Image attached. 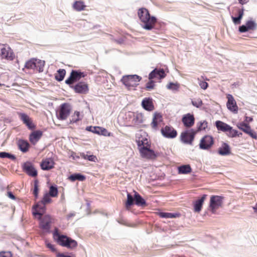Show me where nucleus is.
<instances>
[{
	"mask_svg": "<svg viewBox=\"0 0 257 257\" xmlns=\"http://www.w3.org/2000/svg\"><path fill=\"white\" fill-rule=\"evenodd\" d=\"M7 196L11 199L13 200H15L16 197L11 192H8L7 193Z\"/></svg>",
	"mask_w": 257,
	"mask_h": 257,
	"instance_id": "obj_56",
	"label": "nucleus"
},
{
	"mask_svg": "<svg viewBox=\"0 0 257 257\" xmlns=\"http://www.w3.org/2000/svg\"><path fill=\"white\" fill-rule=\"evenodd\" d=\"M155 85V81L153 79L149 80V81L146 85V89L151 90L154 88Z\"/></svg>",
	"mask_w": 257,
	"mask_h": 257,
	"instance_id": "obj_47",
	"label": "nucleus"
},
{
	"mask_svg": "<svg viewBox=\"0 0 257 257\" xmlns=\"http://www.w3.org/2000/svg\"><path fill=\"white\" fill-rule=\"evenodd\" d=\"M192 103L194 106H196L197 107H200L203 104L202 101L200 98L192 100Z\"/></svg>",
	"mask_w": 257,
	"mask_h": 257,
	"instance_id": "obj_51",
	"label": "nucleus"
},
{
	"mask_svg": "<svg viewBox=\"0 0 257 257\" xmlns=\"http://www.w3.org/2000/svg\"><path fill=\"white\" fill-rule=\"evenodd\" d=\"M17 145L19 149L23 153L28 152L30 147L28 142L23 139H20L18 141Z\"/></svg>",
	"mask_w": 257,
	"mask_h": 257,
	"instance_id": "obj_27",
	"label": "nucleus"
},
{
	"mask_svg": "<svg viewBox=\"0 0 257 257\" xmlns=\"http://www.w3.org/2000/svg\"><path fill=\"white\" fill-rule=\"evenodd\" d=\"M135 200L136 204L138 206H146L147 205L146 201L137 192H135Z\"/></svg>",
	"mask_w": 257,
	"mask_h": 257,
	"instance_id": "obj_32",
	"label": "nucleus"
},
{
	"mask_svg": "<svg viewBox=\"0 0 257 257\" xmlns=\"http://www.w3.org/2000/svg\"><path fill=\"white\" fill-rule=\"evenodd\" d=\"M36 59H33L27 61L25 65V68L28 69L35 70L36 68Z\"/></svg>",
	"mask_w": 257,
	"mask_h": 257,
	"instance_id": "obj_42",
	"label": "nucleus"
},
{
	"mask_svg": "<svg viewBox=\"0 0 257 257\" xmlns=\"http://www.w3.org/2000/svg\"><path fill=\"white\" fill-rule=\"evenodd\" d=\"M227 98V102L226 106L227 108L231 111L237 113L238 110V107L236 104V102L234 99L233 96L231 94H227L226 96Z\"/></svg>",
	"mask_w": 257,
	"mask_h": 257,
	"instance_id": "obj_17",
	"label": "nucleus"
},
{
	"mask_svg": "<svg viewBox=\"0 0 257 257\" xmlns=\"http://www.w3.org/2000/svg\"><path fill=\"white\" fill-rule=\"evenodd\" d=\"M85 75L84 72L80 70H72L69 78L65 80V83L70 86L75 82L79 81L81 78L84 77Z\"/></svg>",
	"mask_w": 257,
	"mask_h": 257,
	"instance_id": "obj_11",
	"label": "nucleus"
},
{
	"mask_svg": "<svg viewBox=\"0 0 257 257\" xmlns=\"http://www.w3.org/2000/svg\"><path fill=\"white\" fill-rule=\"evenodd\" d=\"M42 136V131L40 130L33 131L29 136V141L32 145H35Z\"/></svg>",
	"mask_w": 257,
	"mask_h": 257,
	"instance_id": "obj_22",
	"label": "nucleus"
},
{
	"mask_svg": "<svg viewBox=\"0 0 257 257\" xmlns=\"http://www.w3.org/2000/svg\"><path fill=\"white\" fill-rule=\"evenodd\" d=\"M45 64V62L44 61L39 59H36V68L35 70H36L37 71H38L39 72H43L44 71Z\"/></svg>",
	"mask_w": 257,
	"mask_h": 257,
	"instance_id": "obj_35",
	"label": "nucleus"
},
{
	"mask_svg": "<svg viewBox=\"0 0 257 257\" xmlns=\"http://www.w3.org/2000/svg\"><path fill=\"white\" fill-rule=\"evenodd\" d=\"M91 131L94 133L104 136H110V134L106 129L100 126H94Z\"/></svg>",
	"mask_w": 257,
	"mask_h": 257,
	"instance_id": "obj_30",
	"label": "nucleus"
},
{
	"mask_svg": "<svg viewBox=\"0 0 257 257\" xmlns=\"http://www.w3.org/2000/svg\"><path fill=\"white\" fill-rule=\"evenodd\" d=\"M158 215L161 218H173L179 216L178 214H174L169 212H160L158 213Z\"/></svg>",
	"mask_w": 257,
	"mask_h": 257,
	"instance_id": "obj_40",
	"label": "nucleus"
},
{
	"mask_svg": "<svg viewBox=\"0 0 257 257\" xmlns=\"http://www.w3.org/2000/svg\"><path fill=\"white\" fill-rule=\"evenodd\" d=\"M46 245L47 247H48L49 249H50L52 252H55L56 253L58 252L55 247L54 245L51 244V243L46 241Z\"/></svg>",
	"mask_w": 257,
	"mask_h": 257,
	"instance_id": "obj_53",
	"label": "nucleus"
},
{
	"mask_svg": "<svg viewBox=\"0 0 257 257\" xmlns=\"http://www.w3.org/2000/svg\"><path fill=\"white\" fill-rule=\"evenodd\" d=\"M83 158L85 159H87L89 161H91L92 162H95V160L97 159L96 156L91 155H84Z\"/></svg>",
	"mask_w": 257,
	"mask_h": 257,
	"instance_id": "obj_54",
	"label": "nucleus"
},
{
	"mask_svg": "<svg viewBox=\"0 0 257 257\" xmlns=\"http://www.w3.org/2000/svg\"><path fill=\"white\" fill-rule=\"evenodd\" d=\"M56 257H76V256L73 253H69L66 254L64 253L57 252Z\"/></svg>",
	"mask_w": 257,
	"mask_h": 257,
	"instance_id": "obj_49",
	"label": "nucleus"
},
{
	"mask_svg": "<svg viewBox=\"0 0 257 257\" xmlns=\"http://www.w3.org/2000/svg\"><path fill=\"white\" fill-rule=\"evenodd\" d=\"M43 214L40 216L37 215L38 219L40 221L39 223L40 227L46 232H49L51 228V224L53 222V219L49 215L43 216ZM35 217H37V216Z\"/></svg>",
	"mask_w": 257,
	"mask_h": 257,
	"instance_id": "obj_7",
	"label": "nucleus"
},
{
	"mask_svg": "<svg viewBox=\"0 0 257 257\" xmlns=\"http://www.w3.org/2000/svg\"><path fill=\"white\" fill-rule=\"evenodd\" d=\"M55 163L52 158H46L41 163V169L43 170H49L54 167Z\"/></svg>",
	"mask_w": 257,
	"mask_h": 257,
	"instance_id": "obj_23",
	"label": "nucleus"
},
{
	"mask_svg": "<svg viewBox=\"0 0 257 257\" xmlns=\"http://www.w3.org/2000/svg\"><path fill=\"white\" fill-rule=\"evenodd\" d=\"M162 135L168 139H174L177 136V132L171 126L166 125L161 130Z\"/></svg>",
	"mask_w": 257,
	"mask_h": 257,
	"instance_id": "obj_14",
	"label": "nucleus"
},
{
	"mask_svg": "<svg viewBox=\"0 0 257 257\" xmlns=\"http://www.w3.org/2000/svg\"><path fill=\"white\" fill-rule=\"evenodd\" d=\"M218 154L221 156H226L230 154V149L226 143H223L218 150Z\"/></svg>",
	"mask_w": 257,
	"mask_h": 257,
	"instance_id": "obj_29",
	"label": "nucleus"
},
{
	"mask_svg": "<svg viewBox=\"0 0 257 257\" xmlns=\"http://www.w3.org/2000/svg\"><path fill=\"white\" fill-rule=\"evenodd\" d=\"M256 24L253 21H248L245 25H242L239 27V31L240 33H244L249 30L253 31L256 28Z\"/></svg>",
	"mask_w": 257,
	"mask_h": 257,
	"instance_id": "obj_20",
	"label": "nucleus"
},
{
	"mask_svg": "<svg viewBox=\"0 0 257 257\" xmlns=\"http://www.w3.org/2000/svg\"><path fill=\"white\" fill-rule=\"evenodd\" d=\"M196 134V131L193 129L184 131L181 134V140L185 144L192 145Z\"/></svg>",
	"mask_w": 257,
	"mask_h": 257,
	"instance_id": "obj_10",
	"label": "nucleus"
},
{
	"mask_svg": "<svg viewBox=\"0 0 257 257\" xmlns=\"http://www.w3.org/2000/svg\"><path fill=\"white\" fill-rule=\"evenodd\" d=\"M141 80L142 77L137 75H129L123 76L121 81L127 88L131 89L137 87Z\"/></svg>",
	"mask_w": 257,
	"mask_h": 257,
	"instance_id": "obj_5",
	"label": "nucleus"
},
{
	"mask_svg": "<svg viewBox=\"0 0 257 257\" xmlns=\"http://www.w3.org/2000/svg\"><path fill=\"white\" fill-rule=\"evenodd\" d=\"M182 121L185 127L190 128L194 125L195 118L193 114L187 113L183 116Z\"/></svg>",
	"mask_w": 257,
	"mask_h": 257,
	"instance_id": "obj_21",
	"label": "nucleus"
},
{
	"mask_svg": "<svg viewBox=\"0 0 257 257\" xmlns=\"http://www.w3.org/2000/svg\"><path fill=\"white\" fill-rule=\"evenodd\" d=\"M215 124L217 130L219 131L227 132L228 130H231L230 125L221 121L217 120L216 121Z\"/></svg>",
	"mask_w": 257,
	"mask_h": 257,
	"instance_id": "obj_31",
	"label": "nucleus"
},
{
	"mask_svg": "<svg viewBox=\"0 0 257 257\" xmlns=\"http://www.w3.org/2000/svg\"><path fill=\"white\" fill-rule=\"evenodd\" d=\"M65 74V70L63 69H60L57 71V73L55 75V78L57 81H61L63 80Z\"/></svg>",
	"mask_w": 257,
	"mask_h": 257,
	"instance_id": "obj_39",
	"label": "nucleus"
},
{
	"mask_svg": "<svg viewBox=\"0 0 257 257\" xmlns=\"http://www.w3.org/2000/svg\"><path fill=\"white\" fill-rule=\"evenodd\" d=\"M214 143V139L211 136L205 135L200 140L199 146L200 149L208 150L212 147Z\"/></svg>",
	"mask_w": 257,
	"mask_h": 257,
	"instance_id": "obj_12",
	"label": "nucleus"
},
{
	"mask_svg": "<svg viewBox=\"0 0 257 257\" xmlns=\"http://www.w3.org/2000/svg\"><path fill=\"white\" fill-rule=\"evenodd\" d=\"M253 120L252 118L251 117H248V116H245V121L247 122H251Z\"/></svg>",
	"mask_w": 257,
	"mask_h": 257,
	"instance_id": "obj_57",
	"label": "nucleus"
},
{
	"mask_svg": "<svg viewBox=\"0 0 257 257\" xmlns=\"http://www.w3.org/2000/svg\"><path fill=\"white\" fill-rule=\"evenodd\" d=\"M86 6L82 1H76L73 5V8L77 11H81L84 10Z\"/></svg>",
	"mask_w": 257,
	"mask_h": 257,
	"instance_id": "obj_37",
	"label": "nucleus"
},
{
	"mask_svg": "<svg viewBox=\"0 0 257 257\" xmlns=\"http://www.w3.org/2000/svg\"><path fill=\"white\" fill-rule=\"evenodd\" d=\"M134 199L133 196L130 194L127 193V200L125 202V208L127 209H129L131 206L134 204Z\"/></svg>",
	"mask_w": 257,
	"mask_h": 257,
	"instance_id": "obj_44",
	"label": "nucleus"
},
{
	"mask_svg": "<svg viewBox=\"0 0 257 257\" xmlns=\"http://www.w3.org/2000/svg\"><path fill=\"white\" fill-rule=\"evenodd\" d=\"M205 80H209V79H207V78H206V79H205Z\"/></svg>",
	"mask_w": 257,
	"mask_h": 257,
	"instance_id": "obj_62",
	"label": "nucleus"
},
{
	"mask_svg": "<svg viewBox=\"0 0 257 257\" xmlns=\"http://www.w3.org/2000/svg\"><path fill=\"white\" fill-rule=\"evenodd\" d=\"M23 168L24 172L28 175L32 177L37 176V171L31 162H27L25 163L23 165Z\"/></svg>",
	"mask_w": 257,
	"mask_h": 257,
	"instance_id": "obj_19",
	"label": "nucleus"
},
{
	"mask_svg": "<svg viewBox=\"0 0 257 257\" xmlns=\"http://www.w3.org/2000/svg\"><path fill=\"white\" fill-rule=\"evenodd\" d=\"M138 15L141 22L143 28L146 30L152 29L156 23V19L151 16L149 11L146 8H140L138 12Z\"/></svg>",
	"mask_w": 257,
	"mask_h": 257,
	"instance_id": "obj_2",
	"label": "nucleus"
},
{
	"mask_svg": "<svg viewBox=\"0 0 257 257\" xmlns=\"http://www.w3.org/2000/svg\"><path fill=\"white\" fill-rule=\"evenodd\" d=\"M39 192V188L37 181H35L34 183V188L33 190V194L36 198L38 197Z\"/></svg>",
	"mask_w": 257,
	"mask_h": 257,
	"instance_id": "obj_52",
	"label": "nucleus"
},
{
	"mask_svg": "<svg viewBox=\"0 0 257 257\" xmlns=\"http://www.w3.org/2000/svg\"><path fill=\"white\" fill-rule=\"evenodd\" d=\"M50 195L47 193L44 194L42 200L33 207V214L36 217V215H41L45 212L46 204L50 203L52 201Z\"/></svg>",
	"mask_w": 257,
	"mask_h": 257,
	"instance_id": "obj_4",
	"label": "nucleus"
},
{
	"mask_svg": "<svg viewBox=\"0 0 257 257\" xmlns=\"http://www.w3.org/2000/svg\"><path fill=\"white\" fill-rule=\"evenodd\" d=\"M166 74L163 69H155L149 75V79H162L165 78Z\"/></svg>",
	"mask_w": 257,
	"mask_h": 257,
	"instance_id": "obj_18",
	"label": "nucleus"
},
{
	"mask_svg": "<svg viewBox=\"0 0 257 257\" xmlns=\"http://www.w3.org/2000/svg\"><path fill=\"white\" fill-rule=\"evenodd\" d=\"M74 216V214H69L67 215V218H70V217H72Z\"/></svg>",
	"mask_w": 257,
	"mask_h": 257,
	"instance_id": "obj_59",
	"label": "nucleus"
},
{
	"mask_svg": "<svg viewBox=\"0 0 257 257\" xmlns=\"http://www.w3.org/2000/svg\"><path fill=\"white\" fill-rule=\"evenodd\" d=\"M227 135L230 137H235L236 136H239L237 131L233 130L231 126V130H228L227 132Z\"/></svg>",
	"mask_w": 257,
	"mask_h": 257,
	"instance_id": "obj_46",
	"label": "nucleus"
},
{
	"mask_svg": "<svg viewBox=\"0 0 257 257\" xmlns=\"http://www.w3.org/2000/svg\"><path fill=\"white\" fill-rule=\"evenodd\" d=\"M237 127L244 133L248 134L252 138L257 139V134L251 130L248 123L242 122L237 125Z\"/></svg>",
	"mask_w": 257,
	"mask_h": 257,
	"instance_id": "obj_15",
	"label": "nucleus"
},
{
	"mask_svg": "<svg viewBox=\"0 0 257 257\" xmlns=\"http://www.w3.org/2000/svg\"><path fill=\"white\" fill-rule=\"evenodd\" d=\"M142 105L145 110L149 111H153L154 109V105L152 98H145L142 100Z\"/></svg>",
	"mask_w": 257,
	"mask_h": 257,
	"instance_id": "obj_25",
	"label": "nucleus"
},
{
	"mask_svg": "<svg viewBox=\"0 0 257 257\" xmlns=\"http://www.w3.org/2000/svg\"><path fill=\"white\" fill-rule=\"evenodd\" d=\"M198 80L199 81V86L202 89L205 90L207 88L208 84L206 82L201 80L199 78H198Z\"/></svg>",
	"mask_w": 257,
	"mask_h": 257,
	"instance_id": "obj_50",
	"label": "nucleus"
},
{
	"mask_svg": "<svg viewBox=\"0 0 257 257\" xmlns=\"http://www.w3.org/2000/svg\"><path fill=\"white\" fill-rule=\"evenodd\" d=\"M48 194L52 197H57L58 194L57 187L54 186H51L49 188V191Z\"/></svg>",
	"mask_w": 257,
	"mask_h": 257,
	"instance_id": "obj_43",
	"label": "nucleus"
},
{
	"mask_svg": "<svg viewBox=\"0 0 257 257\" xmlns=\"http://www.w3.org/2000/svg\"><path fill=\"white\" fill-rule=\"evenodd\" d=\"M206 197L207 195L204 194L200 199L196 200L195 201L194 205V209L195 212H199L201 210L203 204Z\"/></svg>",
	"mask_w": 257,
	"mask_h": 257,
	"instance_id": "obj_28",
	"label": "nucleus"
},
{
	"mask_svg": "<svg viewBox=\"0 0 257 257\" xmlns=\"http://www.w3.org/2000/svg\"><path fill=\"white\" fill-rule=\"evenodd\" d=\"M86 177L85 176L81 175L80 174L76 173L72 174L69 177V179L72 182H74L76 180L83 181H84Z\"/></svg>",
	"mask_w": 257,
	"mask_h": 257,
	"instance_id": "obj_36",
	"label": "nucleus"
},
{
	"mask_svg": "<svg viewBox=\"0 0 257 257\" xmlns=\"http://www.w3.org/2000/svg\"><path fill=\"white\" fill-rule=\"evenodd\" d=\"M253 209L254 210V211L257 212V204H256L255 207H253Z\"/></svg>",
	"mask_w": 257,
	"mask_h": 257,
	"instance_id": "obj_60",
	"label": "nucleus"
},
{
	"mask_svg": "<svg viewBox=\"0 0 257 257\" xmlns=\"http://www.w3.org/2000/svg\"><path fill=\"white\" fill-rule=\"evenodd\" d=\"M0 158H7L12 160H15L16 159V157L14 155H12V154H9L8 153L5 152H0Z\"/></svg>",
	"mask_w": 257,
	"mask_h": 257,
	"instance_id": "obj_45",
	"label": "nucleus"
},
{
	"mask_svg": "<svg viewBox=\"0 0 257 257\" xmlns=\"http://www.w3.org/2000/svg\"><path fill=\"white\" fill-rule=\"evenodd\" d=\"M71 110V105L69 103H64L62 104L56 112L57 118L61 120L66 119L70 115Z\"/></svg>",
	"mask_w": 257,
	"mask_h": 257,
	"instance_id": "obj_6",
	"label": "nucleus"
},
{
	"mask_svg": "<svg viewBox=\"0 0 257 257\" xmlns=\"http://www.w3.org/2000/svg\"><path fill=\"white\" fill-rule=\"evenodd\" d=\"M70 86L77 93L86 94L89 90L88 84L84 81L79 82L75 85Z\"/></svg>",
	"mask_w": 257,
	"mask_h": 257,
	"instance_id": "obj_13",
	"label": "nucleus"
},
{
	"mask_svg": "<svg viewBox=\"0 0 257 257\" xmlns=\"http://www.w3.org/2000/svg\"><path fill=\"white\" fill-rule=\"evenodd\" d=\"M201 77H202V79H203V80H204V79H205L204 78L203 76H202Z\"/></svg>",
	"mask_w": 257,
	"mask_h": 257,
	"instance_id": "obj_61",
	"label": "nucleus"
},
{
	"mask_svg": "<svg viewBox=\"0 0 257 257\" xmlns=\"http://www.w3.org/2000/svg\"><path fill=\"white\" fill-rule=\"evenodd\" d=\"M192 169L189 165H182L178 167L179 174H186L190 173Z\"/></svg>",
	"mask_w": 257,
	"mask_h": 257,
	"instance_id": "obj_33",
	"label": "nucleus"
},
{
	"mask_svg": "<svg viewBox=\"0 0 257 257\" xmlns=\"http://www.w3.org/2000/svg\"><path fill=\"white\" fill-rule=\"evenodd\" d=\"M129 116L133 117L132 123L134 125H138L143 122L144 116L141 113L131 112H130Z\"/></svg>",
	"mask_w": 257,
	"mask_h": 257,
	"instance_id": "obj_24",
	"label": "nucleus"
},
{
	"mask_svg": "<svg viewBox=\"0 0 257 257\" xmlns=\"http://www.w3.org/2000/svg\"><path fill=\"white\" fill-rule=\"evenodd\" d=\"M0 56L2 59L9 61H12L15 58L12 49L7 44H0Z\"/></svg>",
	"mask_w": 257,
	"mask_h": 257,
	"instance_id": "obj_8",
	"label": "nucleus"
},
{
	"mask_svg": "<svg viewBox=\"0 0 257 257\" xmlns=\"http://www.w3.org/2000/svg\"><path fill=\"white\" fill-rule=\"evenodd\" d=\"M81 120L80 112L75 111L70 118V123H76Z\"/></svg>",
	"mask_w": 257,
	"mask_h": 257,
	"instance_id": "obj_38",
	"label": "nucleus"
},
{
	"mask_svg": "<svg viewBox=\"0 0 257 257\" xmlns=\"http://www.w3.org/2000/svg\"><path fill=\"white\" fill-rule=\"evenodd\" d=\"M223 197L218 195H212L210 197L209 207L212 213L222 206Z\"/></svg>",
	"mask_w": 257,
	"mask_h": 257,
	"instance_id": "obj_9",
	"label": "nucleus"
},
{
	"mask_svg": "<svg viewBox=\"0 0 257 257\" xmlns=\"http://www.w3.org/2000/svg\"><path fill=\"white\" fill-rule=\"evenodd\" d=\"M239 1V4L241 5H244L245 4H246L248 0H238Z\"/></svg>",
	"mask_w": 257,
	"mask_h": 257,
	"instance_id": "obj_58",
	"label": "nucleus"
},
{
	"mask_svg": "<svg viewBox=\"0 0 257 257\" xmlns=\"http://www.w3.org/2000/svg\"><path fill=\"white\" fill-rule=\"evenodd\" d=\"M20 119L30 130H33L36 127V125L33 123L32 119L26 113L18 112Z\"/></svg>",
	"mask_w": 257,
	"mask_h": 257,
	"instance_id": "obj_16",
	"label": "nucleus"
},
{
	"mask_svg": "<svg viewBox=\"0 0 257 257\" xmlns=\"http://www.w3.org/2000/svg\"><path fill=\"white\" fill-rule=\"evenodd\" d=\"M197 128L195 131H196V134L200 131L205 130L208 126V122L206 120H203L199 121L197 124Z\"/></svg>",
	"mask_w": 257,
	"mask_h": 257,
	"instance_id": "obj_41",
	"label": "nucleus"
},
{
	"mask_svg": "<svg viewBox=\"0 0 257 257\" xmlns=\"http://www.w3.org/2000/svg\"><path fill=\"white\" fill-rule=\"evenodd\" d=\"M243 9H237V12L238 14V17H232L233 22L235 24H239L240 23V20L243 16Z\"/></svg>",
	"mask_w": 257,
	"mask_h": 257,
	"instance_id": "obj_34",
	"label": "nucleus"
},
{
	"mask_svg": "<svg viewBox=\"0 0 257 257\" xmlns=\"http://www.w3.org/2000/svg\"><path fill=\"white\" fill-rule=\"evenodd\" d=\"M167 87L169 89L176 90L179 88V84L177 83L170 82L167 85Z\"/></svg>",
	"mask_w": 257,
	"mask_h": 257,
	"instance_id": "obj_48",
	"label": "nucleus"
},
{
	"mask_svg": "<svg viewBox=\"0 0 257 257\" xmlns=\"http://www.w3.org/2000/svg\"><path fill=\"white\" fill-rule=\"evenodd\" d=\"M136 141L142 157L148 159H154L156 158L155 152L151 149V142L147 138L141 136Z\"/></svg>",
	"mask_w": 257,
	"mask_h": 257,
	"instance_id": "obj_1",
	"label": "nucleus"
},
{
	"mask_svg": "<svg viewBox=\"0 0 257 257\" xmlns=\"http://www.w3.org/2000/svg\"><path fill=\"white\" fill-rule=\"evenodd\" d=\"M53 236L57 242L62 246L66 247L69 249H74L76 248L78 245L75 240L66 235L60 234L57 228L55 229Z\"/></svg>",
	"mask_w": 257,
	"mask_h": 257,
	"instance_id": "obj_3",
	"label": "nucleus"
},
{
	"mask_svg": "<svg viewBox=\"0 0 257 257\" xmlns=\"http://www.w3.org/2000/svg\"><path fill=\"white\" fill-rule=\"evenodd\" d=\"M2 84L0 83V86H2Z\"/></svg>",
	"mask_w": 257,
	"mask_h": 257,
	"instance_id": "obj_63",
	"label": "nucleus"
},
{
	"mask_svg": "<svg viewBox=\"0 0 257 257\" xmlns=\"http://www.w3.org/2000/svg\"><path fill=\"white\" fill-rule=\"evenodd\" d=\"M162 121V115L159 113H155L151 123L152 127L154 130H157L159 124Z\"/></svg>",
	"mask_w": 257,
	"mask_h": 257,
	"instance_id": "obj_26",
	"label": "nucleus"
},
{
	"mask_svg": "<svg viewBox=\"0 0 257 257\" xmlns=\"http://www.w3.org/2000/svg\"><path fill=\"white\" fill-rule=\"evenodd\" d=\"M11 253L10 251H1L0 252V257H11Z\"/></svg>",
	"mask_w": 257,
	"mask_h": 257,
	"instance_id": "obj_55",
	"label": "nucleus"
}]
</instances>
